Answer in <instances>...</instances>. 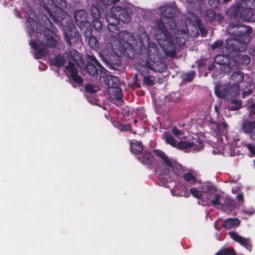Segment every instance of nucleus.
<instances>
[{
    "mask_svg": "<svg viewBox=\"0 0 255 255\" xmlns=\"http://www.w3.org/2000/svg\"><path fill=\"white\" fill-rule=\"evenodd\" d=\"M240 7H235L232 19L227 27L228 33L235 37L229 38L226 40L227 45L223 48V54L216 55L214 58L216 63L221 66L229 63L231 58L236 57L239 52H244L247 48L253 32L251 27L242 24L238 19Z\"/></svg>",
    "mask_w": 255,
    "mask_h": 255,
    "instance_id": "f257e3e1",
    "label": "nucleus"
},
{
    "mask_svg": "<svg viewBox=\"0 0 255 255\" xmlns=\"http://www.w3.org/2000/svg\"><path fill=\"white\" fill-rule=\"evenodd\" d=\"M160 18L155 21L154 36L167 56L175 55V46L173 38L176 28L174 17L176 9L170 5H165L159 7Z\"/></svg>",
    "mask_w": 255,
    "mask_h": 255,
    "instance_id": "f03ea898",
    "label": "nucleus"
},
{
    "mask_svg": "<svg viewBox=\"0 0 255 255\" xmlns=\"http://www.w3.org/2000/svg\"><path fill=\"white\" fill-rule=\"evenodd\" d=\"M41 2L44 9L48 14V18L63 27L65 40L71 46L72 40L76 41L78 39L79 33L69 18L68 13L64 11L67 7L66 0H41Z\"/></svg>",
    "mask_w": 255,
    "mask_h": 255,
    "instance_id": "7ed1b4c3",
    "label": "nucleus"
},
{
    "mask_svg": "<svg viewBox=\"0 0 255 255\" xmlns=\"http://www.w3.org/2000/svg\"><path fill=\"white\" fill-rule=\"evenodd\" d=\"M118 43L117 45V50L121 56H126L129 59L134 57L135 50L130 42L133 40V35L126 30H123L118 33Z\"/></svg>",
    "mask_w": 255,
    "mask_h": 255,
    "instance_id": "20e7f679",
    "label": "nucleus"
},
{
    "mask_svg": "<svg viewBox=\"0 0 255 255\" xmlns=\"http://www.w3.org/2000/svg\"><path fill=\"white\" fill-rule=\"evenodd\" d=\"M44 30H42L43 37L39 40L41 43L47 47L55 48L57 46L59 37L57 34L58 30L48 16H45Z\"/></svg>",
    "mask_w": 255,
    "mask_h": 255,
    "instance_id": "39448f33",
    "label": "nucleus"
},
{
    "mask_svg": "<svg viewBox=\"0 0 255 255\" xmlns=\"http://www.w3.org/2000/svg\"><path fill=\"white\" fill-rule=\"evenodd\" d=\"M153 153L157 157L161 159V161L156 162L155 169L159 174L168 175L172 177L173 161L168 157L165 153L161 150L155 149L153 150Z\"/></svg>",
    "mask_w": 255,
    "mask_h": 255,
    "instance_id": "423d86ee",
    "label": "nucleus"
},
{
    "mask_svg": "<svg viewBox=\"0 0 255 255\" xmlns=\"http://www.w3.org/2000/svg\"><path fill=\"white\" fill-rule=\"evenodd\" d=\"M80 57L78 52L75 49L70 48L62 55L58 54L54 58L50 59L51 64L56 67L59 68L63 66L66 61L75 62L78 65V62Z\"/></svg>",
    "mask_w": 255,
    "mask_h": 255,
    "instance_id": "0eeeda50",
    "label": "nucleus"
},
{
    "mask_svg": "<svg viewBox=\"0 0 255 255\" xmlns=\"http://www.w3.org/2000/svg\"><path fill=\"white\" fill-rule=\"evenodd\" d=\"M75 22L77 26L83 30L87 36L92 34V27L91 22L88 20L87 12L85 10L79 9L75 11L74 14Z\"/></svg>",
    "mask_w": 255,
    "mask_h": 255,
    "instance_id": "6e6552de",
    "label": "nucleus"
},
{
    "mask_svg": "<svg viewBox=\"0 0 255 255\" xmlns=\"http://www.w3.org/2000/svg\"><path fill=\"white\" fill-rule=\"evenodd\" d=\"M110 13L113 17L118 19L120 22L128 23L131 19L129 8L127 6H113L110 9Z\"/></svg>",
    "mask_w": 255,
    "mask_h": 255,
    "instance_id": "1a4fd4ad",
    "label": "nucleus"
},
{
    "mask_svg": "<svg viewBox=\"0 0 255 255\" xmlns=\"http://www.w3.org/2000/svg\"><path fill=\"white\" fill-rule=\"evenodd\" d=\"M86 59V70L87 73L92 76H98L99 71L104 69L103 67L93 55H88Z\"/></svg>",
    "mask_w": 255,
    "mask_h": 255,
    "instance_id": "9d476101",
    "label": "nucleus"
},
{
    "mask_svg": "<svg viewBox=\"0 0 255 255\" xmlns=\"http://www.w3.org/2000/svg\"><path fill=\"white\" fill-rule=\"evenodd\" d=\"M45 16H47L44 15L43 16L42 18L43 22L42 23L37 21V17L32 18L29 16L26 19V26L31 31L37 34L42 35V30H44L45 24L44 21L45 20Z\"/></svg>",
    "mask_w": 255,
    "mask_h": 255,
    "instance_id": "9b49d317",
    "label": "nucleus"
},
{
    "mask_svg": "<svg viewBox=\"0 0 255 255\" xmlns=\"http://www.w3.org/2000/svg\"><path fill=\"white\" fill-rule=\"evenodd\" d=\"M99 89L93 83H88L85 86V96L88 101L92 104H96L98 102V96L95 95Z\"/></svg>",
    "mask_w": 255,
    "mask_h": 255,
    "instance_id": "f8f14e48",
    "label": "nucleus"
},
{
    "mask_svg": "<svg viewBox=\"0 0 255 255\" xmlns=\"http://www.w3.org/2000/svg\"><path fill=\"white\" fill-rule=\"evenodd\" d=\"M75 62H69L66 66V70L70 73V78L75 83L78 85H82L83 80L78 74V70L75 65Z\"/></svg>",
    "mask_w": 255,
    "mask_h": 255,
    "instance_id": "ddd939ff",
    "label": "nucleus"
},
{
    "mask_svg": "<svg viewBox=\"0 0 255 255\" xmlns=\"http://www.w3.org/2000/svg\"><path fill=\"white\" fill-rule=\"evenodd\" d=\"M137 159L148 168L152 169L154 162H156L153 155L149 151H145L140 155L137 156Z\"/></svg>",
    "mask_w": 255,
    "mask_h": 255,
    "instance_id": "4468645a",
    "label": "nucleus"
},
{
    "mask_svg": "<svg viewBox=\"0 0 255 255\" xmlns=\"http://www.w3.org/2000/svg\"><path fill=\"white\" fill-rule=\"evenodd\" d=\"M228 234L230 235L231 238L236 242L240 243L244 246L247 250L251 251L252 249V245L249 239L245 238L239 235L236 232H229Z\"/></svg>",
    "mask_w": 255,
    "mask_h": 255,
    "instance_id": "2eb2a0df",
    "label": "nucleus"
},
{
    "mask_svg": "<svg viewBox=\"0 0 255 255\" xmlns=\"http://www.w3.org/2000/svg\"><path fill=\"white\" fill-rule=\"evenodd\" d=\"M147 54L149 58L155 61L160 59L161 54L159 53L157 46L153 42H149L147 48Z\"/></svg>",
    "mask_w": 255,
    "mask_h": 255,
    "instance_id": "dca6fc26",
    "label": "nucleus"
},
{
    "mask_svg": "<svg viewBox=\"0 0 255 255\" xmlns=\"http://www.w3.org/2000/svg\"><path fill=\"white\" fill-rule=\"evenodd\" d=\"M200 190L201 194H202L203 199L204 198L210 199V195H212V191H216L215 187L210 183L204 184L199 187Z\"/></svg>",
    "mask_w": 255,
    "mask_h": 255,
    "instance_id": "f3484780",
    "label": "nucleus"
},
{
    "mask_svg": "<svg viewBox=\"0 0 255 255\" xmlns=\"http://www.w3.org/2000/svg\"><path fill=\"white\" fill-rule=\"evenodd\" d=\"M107 20L108 22V27L109 31L112 33L118 34L119 28L118 25L120 21L115 17H113L112 15L110 13L107 17Z\"/></svg>",
    "mask_w": 255,
    "mask_h": 255,
    "instance_id": "a211bd4d",
    "label": "nucleus"
},
{
    "mask_svg": "<svg viewBox=\"0 0 255 255\" xmlns=\"http://www.w3.org/2000/svg\"><path fill=\"white\" fill-rule=\"evenodd\" d=\"M229 85H218L215 87V93L218 97L226 98L229 96Z\"/></svg>",
    "mask_w": 255,
    "mask_h": 255,
    "instance_id": "6ab92c4d",
    "label": "nucleus"
},
{
    "mask_svg": "<svg viewBox=\"0 0 255 255\" xmlns=\"http://www.w3.org/2000/svg\"><path fill=\"white\" fill-rule=\"evenodd\" d=\"M241 16L246 20L255 21V9L251 8H247L241 12Z\"/></svg>",
    "mask_w": 255,
    "mask_h": 255,
    "instance_id": "aec40b11",
    "label": "nucleus"
},
{
    "mask_svg": "<svg viewBox=\"0 0 255 255\" xmlns=\"http://www.w3.org/2000/svg\"><path fill=\"white\" fill-rule=\"evenodd\" d=\"M108 93L111 98L114 100H120L123 97L122 90L119 87L110 88L108 90Z\"/></svg>",
    "mask_w": 255,
    "mask_h": 255,
    "instance_id": "412c9836",
    "label": "nucleus"
},
{
    "mask_svg": "<svg viewBox=\"0 0 255 255\" xmlns=\"http://www.w3.org/2000/svg\"><path fill=\"white\" fill-rule=\"evenodd\" d=\"M240 224V221L237 218H228L225 220L223 223V226L226 229L236 228Z\"/></svg>",
    "mask_w": 255,
    "mask_h": 255,
    "instance_id": "4be33fe9",
    "label": "nucleus"
},
{
    "mask_svg": "<svg viewBox=\"0 0 255 255\" xmlns=\"http://www.w3.org/2000/svg\"><path fill=\"white\" fill-rule=\"evenodd\" d=\"M255 128V121H250L248 120L244 121L242 125V129L245 133H253V130Z\"/></svg>",
    "mask_w": 255,
    "mask_h": 255,
    "instance_id": "5701e85b",
    "label": "nucleus"
},
{
    "mask_svg": "<svg viewBox=\"0 0 255 255\" xmlns=\"http://www.w3.org/2000/svg\"><path fill=\"white\" fill-rule=\"evenodd\" d=\"M117 54H114V55H112L111 58H113V60L112 62H111V64L109 63L108 68L110 69L116 70L118 67H119L121 64V60L120 58V56L118 55V53H120L119 51H117Z\"/></svg>",
    "mask_w": 255,
    "mask_h": 255,
    "instance_id": "b1692460",
    "label": "nucleus"
},
{
    "mask_svg": "<svg viewBox=\"0 0 255 255\" xmlns=\"http://www.w3.org/2000/svg\"><path fill=\"white\" fill-rule=\"evenodd\" d=\"M117 54H114V55H112L111 58H113V60L112 62H111V64L109 63L108 68L110 69L116 70L118 67H119L121 64V60L120 58V56L118 55V53H120L119 51H117Z\"/></svg>",
    "mask_w": 255,
    "mask_h": 255,
    "instance_id": "393cba45",
    "label": "nucleus"
},
{
    "mask_svg": "<svg viewBox=\"0 0 255 255\" xmlns=\"http://www.w3.org/2000/svg\"><path fill=\"white\" fill-rule=\"evenodd\" d=\"M130 148L132 152L135 154H139L143 150V146L141 142H130Z\"/></svg>",
    "mask_w": 255,
    "mask_h": 255,
    "instance_id": "a878e982",
    "label": "nucleus"
},
{
    "mask_svg": "<svg viewBox=\"0 0 255 255\" xmlns=\"http://www.w3.org/2000/svg\"><path fill=\"white\" fill-rule=\"evenodd\" d=\"M114 126L123 132H126L129 130L131 128L130 124H124L120 121H114L113 122Z\"/></svg>",
    "mask_w": 255,
    "mask_h": 255,
    "instance_id": "bb28decb",
    "label": "nucleus"
},
{
    "mask_svg": "<svg viewBox=\"0 0 255 255\" xmlns=\"http://www.w3.org/2000/svg\"><path fill=\"white\" fill-rule=\"evenodd\" d=\"M163 136L164 137L167 143L170 144L174 147H176L177 143V140L171 134L168 132H164L163 134Z\"/></svg>",
    "mask_w": 255,
    "mask_h": 255,
    "instance_id": "cd10ccee",
    "label": "nucleus"
},
{
    "mask_svg": "<svg viewBox=\"0 0 255 255\" xmlns=\"http://www.w3.org/2000/svg\"><path fill=\"white\" fill-rule=\"evenodd\" d=\"M194 143L187 141H179L177 142L176 147L179 150H183L190 148L193 147Z\"/></svg>",
    "mask_w": 255,
    "mask_h": 255,
    "instance_id": "c85d7f7f",
    "label": "nucleus"
},
{
    "mask_svg": "<svg viewBox=\"0 0 255 255\" xmlns=\"http://www.w3.org/2000/svg\"><path fill=\"white\" fill-rule=\"evenodd\" d=\"M91 16L93 19H100L101 17V13L100 9L98 7L95 5H92L90 7Z\"/></svg>",
    "mask_w": 255,
    "mask_h": 255,
    "instance_id": "c756f323",
    "label": "nucleus"
},
{
    "mask_svg": "<svg viewBox=\"0 0 255 255\" xmlns=\"http://www.w3.org/2000/svg\"><path fill=\"white\" fill-rule=\"evenodd\" d=\"M34 54V57L36 59H39L45 57L48 53V49L45 47H39Z\"/></svg>",
    "mask_w": 255,
    "mask_h": 255,
    "instance_id": "7c9ffc66",
    "label": "nucleus"
},
{
    "mask_svg": "<svg viewBox=\"0 0 255 255\" xmlns=\"http://www.w3.org/2000/svg\"><path fill=\"white\" fill-rule=\"evenodd\" d=\"M210 199H208L210 201L211 205H220L221 204V196L218 193H212V195H210Z\"/></svg>",
    "mask_w": 255,
    "mask_h": 255,
    "instance_id": "2f4dec72",
    "label": "nucleus"
},
{
    "mask_svg": "<svg viewBox=\"0 0 255 255\" xmlns=\"http://www.w3.org/2000/svg\"><path fill=\"white\" fill-rule=\"evenodd\" d=\"M244 79V75L240 71H236L234 72L232 76V79L233 81L236 82V84H238L239 85L243 81Z\"/></svg>",
    "mask_w": 255,
    "mask_h": 255,
    "instance_id": "473e14b6",
    "label": "nucleus"
},
{
    "mask_svg": "<svg viewBox=\"0 0 255 255\" xmlns=\"http://www.w3.org/2000/svg\"><path fill=\"white\" fill-rule=\"evenodd\" d=\"M229 96L234 97L236 96L239 93L240 86L238 84H234L231 86L229 85Z\"/></svg>",
    "mask_w": 255,
    "mask_h": 255,
    "instance_id": "72a5a7b5",
    "label": "nucleus"
},
{
    "mask_svg": "<svg viewBox=\"0 0 255 255\" xmlns=\"http://www.w3.org/2000/svg\"><path fill=\"white\" fill-rule=\"evenodd\" d=\"M183 177L185 181L191 184H195L196 182V177L191 173L187 172L183 175Z\"/></svg>",
    "mask_w": 255,
    "mask_h": 255,
    "instance_id": "f704fd0d",
    "label": "nucleus"
},
{
    "mask_svg": "<svg viewBox=\"0 0 255 255\" xmlns=\"http://www.w3.org/2000/svg\"><path fill=\"white\" fill-rule=\"evenodd\" d=\"M236 207V204L234 201H231L229 202H227L222 205V208L225 212L230 213L232 212Z\"/></svg>",
    "mask_w": 255,
    "mask_h": 255,
    "instance_id": "c9c22d12",
    "label": "nucleus"
},
{
    "mask_svg": "<svg viewBox=\"0 0 255 255\" xmlns=\"http://www.w3.org/2000/svg\"><path fill=\"white\" fill-rule=\"evenodd\" d=\"M176 28L175 29V33L174 34L173 36V42L175 44V46H176V44L175 43V41L176 43L179 46H183L186 42V40L184 37H182L181 36H175L176 35ZM175 50H176V47H175ZM176 52V50H175V52Z\"/></svg>",
    "mask_w": 255,
    "mask_h": 255,
    "instance_id": "e433bc0d",
    "label": "nucleus"
},
{
    "mask_svg": "<svg viewBox=\"0 0 255 255\" xmlns=\"http://www.w3.org/2000/svg\"><path fill=\"white\" fill-rule=\"evenodd\" d=\"M239 63L243 66L248 65L251 62L250 57L247 55H240L239 56Z\"/></svg>",
    "mask_w": 255,
    "mask_h": 255,
    "instance_id": "4c0bfd02",
    "label": "nucleus"
},
{
    "mask_svg": "<svg viewBox=\"0 0 255 255\" xmlns=\"http://www.w3.org/2000/svg\"><path fill=\"white\" fill-rule=\"evenodd\" d=\"M232 104L230 107V110L231 111H237L241 108L242 103L240 101H238L236 99H233L232 100Z\"/></svg>",
    "mask_w": 255,
    "mask_h": 255,
    "instance_id": "58836bf2",
    "label": "nucleus"
},
{
    "mask_svg": "<svg viewBox=\"0 0 255 255\" xmlns=\"http://www.w3.org/2000/svg\"><path fill=\"white\" fill-rule=\"evenodd\" d=\"M215 255H235V252L233 249L227 248L220 250Z\"/></svg>",
    "mask_w": 255,
    "mask_h": 255,
    "instance_id": "ea45409f",
    "label": "nucleus"
},
{
    "mask_svg": "<svg viewBox=\"0 0 255 255\" xmlns=\"http://www.w3.org/2000/svg\"><path fill=\"white\" fill-rule=\"evenodd\" d=\"M182 172L181 165H176L174 162L173 163V170H172V176L175 174L176 176L181 175Z\"/></svg>",
    "mask_w": 255,
    "mask_h": 255,
    "instance_id": "a19ab883",
    "label": "nucleus"
},
{
    "mask_svg": "<svg viewBox=\"0 0 255 255\" xmlns=\"http://www.w3.org/2000/svg\"><path fill=\"white\" fill-rule=\"evenodd\" d=\"M190 192L194 197L198 199H203L202 194H201L199 188L198 189L191 188L190 189Z\"/></svg>",
    "mask_w": 255,
    "mask_h": 255,
    "instance_id": "79ce46f5",
    "label": "nucleus"
},
{
    "mask_svg": "<svg viewBox=\"0 0 255 255\" xmlns=\"http://www.w3.org/2000/svg\"><path fill=\"white\" fill-rule=\"evenodd\" d=\"M221 71L224 73L229 74L233 69V66L230 64V61L229 63L225 64L220 67Z\"/></svg>",
    "mask_w": 255,
    "mask_h": 255,
    "instance_id": "37998d69",
    "label": "nucleus"
},
{
    "mask_svg": "<svg viewBox=\"0 0 255 255\" xmlns=\"http://www.w3.org/2000/svg\"><path fill=\"white\" fill-rule=\"evenodd\" d=\"M84 35L85 36V37L87 38H89L88 42H89V44L90 46L91 47L93 48L94 47H96L97 46V43H98V40L95 37L93 36L92 34L90 35V36H87L84 33Z\"/></svg>",
    "mask_w": 255,
    "mask_h": 255,
    "instance_id": "c03bdc74",
    "label": "nucleus"
},
{
    "mask_svg": "<svg viewBox=\"0 0 255 255\" xmlns=\"http://www.w3.org/2000/svg\"><path fill=\"white\" fill-rule=\"evenodd\" d=\"M205 15L207 16L209 20L211 21H214L216 18V12L213 9H208L206 11Z\"/></svg>",
    "mask_w": 255,
    "mask_h": 255,
    "instance_id": "a18cd8bd",
    "label": "nucleus"
},
{
    "mask_svg": "<svg viewBox=\"0 0 255 255\" xmlns=\"http://www.w3.org/2000/svg\"><path fill=\"white\" fill-rule=\"evenodd\" d=\"M112 55H114V54H107L105 56H104L103 54L101 55L102 61L107 67L109 66V63L111 64V62H112L114 60L113 58H111Z\"/></svg>",
    "mask_w": 255,
    "mask_h": 255,
    "instance_id": "49530a36",
    "label": "nucleus"
},
{
    "mask_svg": "<svg viewBox=\"0 0 255 255\" xmlns=\"http://www.w3.org/2000/svg\"><path fill=\"white\" fill-rule=\"evenodd\" d=\"M111 4H113L111 0H99L97 2L98 6L103 9L105 8L106 6Z\"/></svg>",
    "mask_w": 255,
    "mask_h": 255,
    "instance_id": "de8ad7c7",
    "label": "nucleus"
},
{
    "mask_svg": "<svg viewBox=\"0 0 255 255\" xmlns=\"http://www.w3.org/2000/svg\"><path fill=\"white\" fill-rule=\"evenodd\" d=\"M100 19H93L92 20V25L97 30H100L102 27L103 25Z\"/></svg>",
    "mask_w": 255,
    "mask_h": 255,
    "instance_id": "09e8293b",
    "label": "nucleus"
},
{
    "mask_svg": "<svg viewBox=\"0 0 255 255\" xmlns=\"http://www.w3.org/2000/svg\"><path fill=\"white\" fill-rule=\"evenodd\" d=\"M224 44V41L222 40H218L214 42L211 46V48L213 50L221 48Z\"/></svg>",
    "mask_w": 255,
    "mask_h": 255,
    "instance_id": "8fccbe9b",
    "label": "nucleus"
},
{
    "mask_svg": "<svg viewBox=\"0 0 255 255\" xmlns=\"http://www.w3.org/2000/svg\"><path fill=\"white\" fill-rule=\"evenodd\" d=\"M144 83L147 86H152L154 84L153 81L151 79V76H145L143 78Z\"/></svg>",
    "mask_w": 255,
    "mask_h": 255,
    "instance_id": "3c124183",
    "label": "nucleus"
},
{
    "mask_svg": "<svg viewBox=\"0 0 255 255\" xmlns=\"http://www.w3.org/2000/svg\"><path fill=\"white\" fill-rule=\"evenodd\" d=\"M208 2L211 7L214 8H217L220 3V0H208Z\"/></svg>",
    "mask_w": 255,
    "mask_h": 255,
    "instance_id": "603ef678",
    "label": "nucleus"
},
{
    "mask_svg": "<svg viewBox=\"0 0 255 255\" xmlns=\"http://www.w3.org/2000/svg\"><path fill=\"white\" fill-rule=\"evenodd\" d=\"M172 133L175 136L181 135L184 134V131L178 129L176 127H174L172 129Z\"/></svg>",
    "mask_w": 255,
    "mask_h": 255,
    "instance_id": "864d4df0",
    "label": "nucleus"
},
{
    "mask_svg": "<svg viewBox=\"0 0 255 255\" xmlns=\"http://www.w3.org/2000/svg\"><path fill=\"white\" fill-rule=\"evenodd\" d=\"M246 147L252 155H255V145L252 143H248Z\"/></svg>",
    "mask_w": 255,
    "mask_h": 255,
    "instance_id": "5fc2aeb1",
    "label": "nucleus"
},
{
    "mask_svg": "<svg viewBox=\"0 0 255 255\" xmlns=\"http://www.w3.org/2000/svg\"><path fill=\"white\" fill-rule=\"evenodd\" d=\"M195 73L191 72L189 73H187L185 76V80L187 81H191L194 78Z\"/></svg>",
    "mask_w": 255,
    "mask_h": 255,
    "instance_id": "6e6d98bb",
    "label": "nucleus"
},
{
    "mask_svg": "<svg viewBox=\"0 0 255 255\" xmlns=\"http://www.w3.org/2000/svg\"><path fill=\"white\" fill-rule=\"evenodd\" d=\"M243 212L249 216H251L255 213V210L253 208L245 209L243 210Z\"/></svg>",
    "mask_w": 255,
    "mask_h": 255,
    "instance_id": "4d7b16f0",
    "label": "nucleus"
},
{
    "mask_svg": "<svg viewBox=\"0 0 255 255\" xmlns=\"http://www.w3.org/2000/svg\"><path fill=\"white\" fill-rule=\"evenodd\" d=\"M29 44L31 46V47L35 50H36L39 47L38 44L34 40L32 39H31V40L30 41Z\"/></svg>",
    "mask_w": 255,
    "mask_h": 255,
    "instance_id": "13d9d810",
    "label": "nucleus"
},
{
    "mask_svg": "<svg viewBox=\"0 0 255 255\" xmlns=\"http://www.w3.org/2000/svg\"><path fill=\"white\" fill-rule=\"evenodd\" d=\"M221 125L220 123H217L215 129V132L217 133H220L221 132Z\"/></svg>",
    "mask_w": 255,
    "mask_h": 255,
    "instance_id": "bf43d9fd",
    "label": "nucleus"
},
{
    "mask_svg": "<svg viewBox=\"0 0 255 255\" xmlns=\"http://www.w3.org/2000/svg\"><path fill=\"white\" fill-rule=\"evenodd\" d=\"M237 199L239 201H243L244 200V195L242 193H239L237 196Z\"/></svg>",
    "mask_w": 255,
    "mask_h": 255,
    "instance_id": "052dcab7",
    "label": "nucleus"
},
{
    "mask_svg": "<svg viewBox=\"0 0 255 255\" xmlns=\"http://www.w3.org/2000/svg\"><path fill=\"white\" fill-rule=\"evenodd\" d=\"M133 84L135 88H139L140 87L139 82L137 78L135 79Z\"/></svg>",
    "mask_w": 255,
    "mask_h": 255,
    "instance_id": "680f3d73",
    "label": "nucleus"
},
{
    "mask_svg": "<svg viewBox=\"0 0 255 255\" xmlns=\"http://www.w3.org/2000/svg\"><path fill=\"white\" fill-rule=\"evenodd\" d=\"M209 122L210 124H212V125H216V122L215 121H214L213 119H210L209 120Z\"/></svg>",
    "mask_w": 255,
    "mask_h": 255,
    "instance_id": "e2e57ef3",
    "label": "nucleus"
},
{
    "mask_svg": "<svg viewBox=\"0 0 255 255\" xmlns=\"http://www.w3.org/2000/svg\"><path fill=\"white\" fill-rule=\"evenodd\" d=\"M196 23H197V24L198 25V26H199V27L200 28V30H202V29L200 28V25H201V23H202L201 20L200 19H198L196 21Z\"/></svg>",
    "mask_w": 255,
    "mask_h": 255,
    "instance_id": "0e129e2a",
    "label": "nucleus"
},
{
    "mask_svg": "<svg viewBox=\"0 0 255 255\" xmlns=\"http://www.w3.org/2000/svg\"><path fill=\"white\" fill-rule=\"evenodd\" d=\"M222 125L223 126V127L225 128H227L228 127V124L225 122V121H224L222 123Z\"/></svg>",
    "mask_w": 255,
    "mask_h": 255,
    "instance_id": "69168bd1",
    "label": "nucleus"
},
{
    "mask_svg": "<svg viewBox=\"0 0 255 255\" xmlns=\"http://www.w3.org/2000/svg\"><path fill=\"white\" fill-rule=\"evenodd\" d=\"M250 138H251L252 140H255V131L254 132V133H252L251 135H250Z\"/></svg>",
    "mask_w": 255,
    "mask_h": 255,
    "instance_id": "338daca9",
    "label": "nucleus"
},
{
    "mask_svg": "<svg viewBox=\"0 0 255 255\" xmlns=\"http://www.w3.org/2000/svg\"><path fill=\"white\" fill-rule=\"evenodd\" d=\"M251 108L252 109H255V103H254L251 104Z\"/></svg>",
    "mask_w": 255,
    "mask_h": 255,
    "instance_id": "774afa93",
    "label": "nucleus"
}]
</instances>
